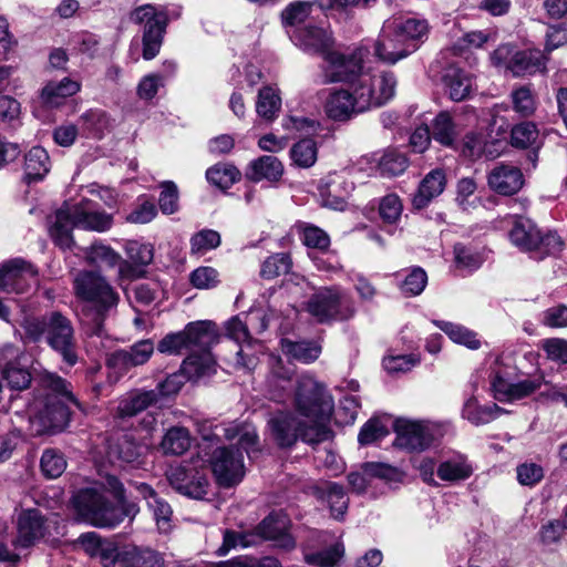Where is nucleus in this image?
Masks as SVG:
<instances>
[{"label": "nucleus", "instance_id": "35", "mask_svg": "<svg viewBox=\"0 0 567 567\" xmlns=\"http://www.w3.org/2000/svg\"><path fill=\"white\" fill-rule=\"evenodd\" d=\"M317 491L319 496L327 502L331 516L336 519H342L349 505V497L343 486L334 482H324Z\"/></svg>", "mask_w": 567, "mask_h": 567}, {"label": "nucleus", "instance_id": "13", "mask_svg": "<svg viewBox=\"0 0 567 567\" xmlns=\"http://www.w3.org/2000/svg\"><path fill=\"white\" fill-rule=\"evenodd\" d=\"M308 312L319 322L344 320L354 310L339 288H321L308 301Z\"/></svg>", "mask_w": 567, "mask_h": 567}, {"label": "nucleus", "instance_id": "28", "mask_svg": "<svg viewBox=\"0 0 567 567\" xmlns=\"http://www.w3.org/2000/svg\"><path fill=\"white\" fill-rule=\"evenodd\" d=\"M548 58L538 49L516 51L508 64L515 76L532 75L546 69Z\"/></svg>", "mask_w": 567, "mask_h": 567}, {"label": "nucleus", "instance_id": "24", "mask_svg": "<svg viewBox=\"0 0 567 567\" xmlns=\"http://www.w3.org/2000/svg\"><path fill=\"white\" fill-rule=\"evenodd\" d=\"M442 83L450 99L455 102L468 99L475 91L473 75L455 64L444 70Z\"/></svg>", "mask_w": 567, "mask_h": 567}, {"label": "nucleus", "instance_id": "54", "mask_svg": "<svg viewBox=\"0 0 567 567\" xmlns=\"http://www.w3.org/2000/svg\"><path fill=\"white\" fill-rule=\"evenodd\" d=\"M207 181L221 189L229 188L240 178V172L230 164H216L206 172Z\"/></svg>", "mask_w": 567, "mask_h": 567}, {"label": "nucleus", "instance_id": "57", "mask_svg": "<svg viewBox=\"0 0 567 567\" xmlns=\"http://www.w3.org/2000/svg\"><path fill=\"white\" fill-rule=\"evenodd\" d=\"M403 205L395 194H388L380 200L379 215L382 221L389 226L395 225L402 215Z\"/></svg>", "mask_w": 567, "mask_h": 567}, {"label": "nucleus", "instance_id": "38", "mask_svg": "<svg viewBox=\"0 0 567 567\" xmlns=\"http://www.w3.org/2000/svg\"><path fill=\"white\" fill-rule=\"evenodd\" d=\"M192 441V435L186 427L172 426L165 432L159 449L165 455H182L188 451Z\"/></svg>", "mask_w": 567, "mask_h": 567}, {"label": "nucleus", "instance_id": "18", "mask_svg": "<svg viewBox=\"0 0 567 567\" xmlns=\"http://www.w3.org/2000/svg\"><path fill=\"white\" fill-rule=\"evenodd\" d=\"M167 480L175 491L190 498L202 499L208 491L206 474L197 470L172 467L167 473Z\"/></svg>", "mask_w": 567, "mask_h": 567}, {"label": "nucleus", "instance_id": "5", "mask_svg": "<svg viewBox=\"0 0 567 567\" xmlns=\"http://www.w3.org/2000/svg\"><path fill=\"white\" fill-rule=\"evenodd\" d=\"M24 338L32 342L45 339L49 347L62 358L69 367L78 362L76 339L70 319L53 311L45 316L27 317L22 322Z\"/></svg>", "mask_w": 567, "mask_h": 567}, {"label": "nucleus", "instance_id": "43", "mask_svg": "<svg viewBox=\"0 0 567 567\" xmlns=\"http://www.w3.org/2000/svg\"><path fill=\"white\" fill-rule=\"evenodd\" d=\"M303 559L309 566L313 567H334L344 555V547L337 542L330 547L311 551L308 546L302 548Z\"/></svg>", "mask_w": 567, "mask_h": 567}, {"label": "nucleus", "instance_id": "36", "mask_svg": "<svg viewBox=\"0 0 567 567\" xmlns=\"http://www.w3.org/2000/svg\"><path fill=\"white\" fill-rule=\"evenodd\" d=\"M436 473L442 481L453 483L468 478L473 467L463 454H454L440 463Z\"/></svg>", "mask_w": 567, "mask_h": 567}, {"label": "nucleus", "instance_id": "20", "mask_svg": "<svg viewBox=\"0 0 567 567\" xmlns=\"http://www.w3.org/2000/svg\"><path fill=\"white\" fill-rule=\"evenodd\" d=\"M268 328V319L261 311H251L247 317L246 321H241L238 317H234L226 323V332L228 338L241 346L237 355L244 358L243 346L250 344L251 337L249 329L260 333Z\"/></svg>", "mask_w": 567, "mask_h": 567}, {"label": "nucleus", "instance_id": "61", "mask_svg": "<svg viewBox=\"0 0 567 567\" xmlns=\"http://www.w3.org/2000/svg\"><path fill=\"white\" fill-rule=\"evenodd\" d=\"M533 258L543 259L545 256L555 255L563 250L564 241L557 233L549 231L545 235L538 233Z\"/></svg>", "mask_w": 567, "mask_h": 567}, {"label": "nucleus", "instance_id": "51", "mask_svg": "<svg viewBox=\"0 0 567 567\" xmlns=\"http://www.w3.org/2000/svg\"><path fill=\"white\" fill-rule=\"evenodd\" d=\"M292 162L302 168L311 167L318 157L317 143L312 138H303L297 142L290 150Z\"/></svg>", "mask_w": 567, "mask_h": 567}, {"label": "nucleus", "instance_id": "42", "mask_svg": "<svg viewBox=\"0 0 567 567\" xmlns=\"http://www.w3.org/2000/svg\"><path fill=\"white\" fill-rule=\"evenodd\" d=\"M83 254L86 262L97 268H113L121 261V255L101 241L86 247Z\"/></svg>", "mask_w": 567, "mask_h": 567}, {"label": "nucleus", "instance_id": "17", "mask_svg": "<svg viewBox=\"0 0 567 567\" xmlns=\"http://www.w3.org/2000/svg\"><path fill=\"white\" fill-rule=\"evenodd\" d=\"M415 50L416 45L406 44L389 20L384 22L381 33L374 43V54L380 61L394 64Z\"/></svg>", "mask_w": 567, "mask_h": 567}, {"label": "nucleus", "instance_id": "21", "mask_svg": "<svg viewBox=\"0 0 567 567\" xmlns=\"http://www.w3.org/2000/svg\"><path fill=\"white\" fill-rule=\"evenodd\" d=\"M542 383V378L525 379L512 383L502 377L499 372H495L491 381L494 398L501 402L515 401L529 396L540 388Z\"/></svg>", "mask_w": 567, "mask_h": 567}, {"label": "nucleus", "instance_id": "9", "mask_svg": "<svg viewBox=\"0 0 567 567\" xmlns=\"http://www.w3.org/2000/svg\"><path fill=\"white\" fill-rule=\"evenodd\" d=\"M395 432L394 445L410 452H421L443 437L447 424L427 420L414 421L396 419L393 422Z\"/></svg>", "mask_w": 567, "mask_h": 567}, {"label": "nucleus", "instance_id": "40", "mask_svg": "<svg viewBox=\"0 0 567 567\" xmlns=\"http://www.w3.org/2000/svg\"><path fill=\"white\" fill-rule=\"evenodd\" d=\"M281 109L279 90L271 85L262 86L256 100V113L265 121L272 122Z\"/></svg>", "mask_w": 567, "mask_h": 567}, {"label": "nucleus", "instance_id": "23", "mask_svg": "<svg viewBox=\"0 0 567 567\" xmlns=\"http://www.w3.org/2000/svg\"><path fill=\"white\" fill-rule=\"evenodd\" d=\"M214 435L216 437L223 435L228 441L236 440L249 457L259 450L256 427L250 423H223L215 426Z\"/></svg>", "mask_w": 567, "mask_h": 567}, {"label": "nucleus", "instance_id": "53", "mask_svg": "<svg viewBox=\"0 0 567 567\" xmlns=\"http://www.w3.org/2000/svg\"><path fill=\"white\" fill-rule=\"evenodd\" d=\"M484 255L476 248L457 244L454 247V260L458 269L472 272L484 262Z\"/></svg>", "mask_w": 567, "mask_h": 567}, {"label": "nucleus", "instance_id": "48", "mask_svg": "<svg viewBox=\"0 0 567 567\" xmlns=\"http://www.w3.org/2000/svg\"><path fill=\"white\" fill-rule=\"evenodd\" d=\"M282 352L302 363H311L317 360L321 353V347L318 343L309 341L281 340Z\"/></svg>", "mask_w": 567, "mask_h": 567}, {"label": "nucleus", "instance_id": "58", "mask_svg": "<svg viewBox=\"0 0 567 567\" xmlns=\"http://www.w3.org/2000/svg\"><path fill=\"white\" fill-rule=\"evenodd\" d=\"M364 473L371 480L379 478L386 483H398L403 478V473L398 467L381 462L365 463Z\"/></svg>", "mask_w": 567, "mask_h": 567}, {"label": "nucleus", "instance_id": "6", "mask_svg": "<svg viewBox=\"0 0 567 567\" xmlns=\"http://www.w3.org/2000/svg\"><path fill=\"white\" fill-rule=\"evenodd\" d=\"M73 289L89 312H92L86 315L92 316L91 336L102 337L104 318L117 306L118 293L102 275L92 270L80 271L73 280Z\"/></svg>", "mask_w": 567, "mask_h": 567}, {"label": "nucleus", "instance_id": "56", "mask_svg": "<svg viewBox=\"0 0 567 567\" xmlns=\"http://www.w3.org/2000/svg\"><path fill=\"white\" fill-rule=\"evenodd\" d=\"M40 466L48 478H56L65 471L66 461L61 452L48 449L42 453Z\"/></svg>", "mask_w": 567, "mask_h": 567}, {"label": "nucleus", "instance_id": "62", "mask_svg": "<svg viewBox=\"0 0 567 567\" xmlns=\"http://www.w3.org/2000/svg\"><path fill=\"white\" fill-rule=\"evenodd\" d=\"M514 110L523 116L532 115L536 110V100L529 86H519L512 92Z\"/></svg>", "mask_w": 567, "mask_h": 567}, {"label": "nucleus", "instance_id": "27", "mask_svg": "<svg viewBox=\"0 0 567 567\" xmlns=\"http://www.w3.org/2000/svg\"><path fill=\"white\" fill-rule=\"evenodd\" d=\"M210 348H195L183 361L181 372L188 380L197 381L216 372V362L210 353Z\"/></svg>", "mask_w": 567, "mask_h": 567}, {"label": "nucleus", "instance_id": "55", "mask_svg": "<svg viewBox=\"0 0 567 567\" xmlns=\"http://www.w3.org/2000/svg\"><path fill=\"white\" fill-rule=\"evenodd\" d=\"M220 234L214 229H202L195 233L190 239V254L203 256L220 246Z\"/></svg>", "mask_w": 567, "mask_h": 567}, {"label": "nucleus", "instance_id": "30", "mask_svg": "<svg viewBox=\"0 0 567 567\" xmlns=\"http://www.w3.org/2000/svg\"><path fill=\"white\" fill-rule=\"evenodd\" d=\"M136 489L146 501L150 511H152L158 530L167 533L171 528L172 517V508L169 504L165 499L161 498L155 491L145 483L138 484Z\"/></svg>", "mask_w": 567, "mask_h": 567}, {"label": "nucleus", "instance_id": "59", "mask_svg": "<svg viewBox=\"0 0 567 567\" xmlns=\"http://www.w3.org/2000/svg\"><path fill=\"white\" fill-rule=\"evenodd\" d=\"M291 260L287 254L280 252L268 257L261 265L260 276L272 279L290 270Z\"/></svg>", "mask_w": 567, "mask_h": 567}, {"label": "nucleus", "instance_id": "29", "mask_svg": "<svg viewBox=\"0 0 567 567\" xmlns=\"http://www.w3.org/2000/svg\"><path fill=\"white\" fill-rule=\"evenodd\" d=\"M446 186V176L443 169L435 168L421 181L412 204L416 209L426 207L435 197L441 195Z\"/></svg>", "mask_w": 567, "mask_h": 567}, {"label": "nucleus", "instance_id": "60", "mask_svg": "<svg viewBox=\"0 0 567 567\" xmlns=\"http://www.w3.org/2000/svg\"><path fill=\"white\" fill-rule=\"evenodd\" d=\"M389 434L388 424L383 420L370 419L360 430L358 441L361 445H368L378 442Z\"/></svg>", "mask_w": 567, "mask_h": 567}, {"label": "nucleus", "instance_id": "64", "mask_svg": "<svg viewBox=\"0 0 567 567\" xmlns=\"http://www.w3.org/2000/svg\"><path fill=\"white\" fill-rule=\"evenodd\" d=\"M426 284V272L422 268L416 267L411 269L410 272L404 277L400 289L403 295L413 297L420 295L424 290Z\"/></svg>", "mask_w": 567, "mask_h": 567}, {"label": "nucleus", "instance_id": "50", "mask_svg": "<svg viewBox=\"0 0 567 567\" xmlns=\"http://www.w3.org/2000/svg\"><path fill=\"white\" fill-rule=\"evenodd\" d=\"M301 241L308 248L324 251L330 246L329 235L318 226L309 223L298 221L295 226Z\"/></svg>", "mask_w": 567, "mask_h": 567}, {"label": "nucleus", "instance_id": "63", "mask_svg": "<svg viewBox=\"0 0 567 567\" xmlns=\"http://www.w3.org/2000/svg\"><path fill=\"white\" fill-rule=\"evenodd\" d=\"M164 85L165 78L162 74L148 73L140 80L136 86V94L143 101H151Z\"/></svg>", "mask_w": 567, "mask_h": 567}, {"label": "nucleus", "instance_id": "26", "mask_svg": "<svg viewBox=\"0 0 567 567\" xmlns=\"http://www.w3.org/2000/svg\"><path fill=\"white\" fill-rule=\"evenodd\" d=\"M44 519L38 509L23 511L18 519V536L16 545L30 547L44 536Z\"/></svg>", "mask_w": 567, "mask_h": 567}, {"label": "nucleus", "instance_id": "2", "mask_svg": "<svg viewBox=\"0 0 567 567\" xmlns=\"http://www.w3.org/2000/svg\"><path fill=\"white\" fill-rule=\"evenodd\" d=\"M396 79L392 72L361 74L352 85L320 92L326 115L346 122L358 114L386 104L395 94Z\"/></svg>", "mask_w": 567, "mask_h": 567}, {"label": "nucleus", "instance_id": "44", "mask_svg": "<svg viewBox=\"0 0 567 567\" xmlns=\"http://www.w3.org/2000/svg\"><path fill=\"white\" fill-rule=\"evenodd\" d=\"M122 564L124 567H163L162 556L150 548H140L136 546L126 548L122 554Z\"/></svg>", "mask_w": 567, "mask_h": 567}, {"label": "nucleus", "instance_id": "45", "mask_svg": "<svg viewBox=\"0 0 567 567\" xmlns=\"http://www.w3.org/2000/svg\"><path fill=\"white\" fill-rule=\"evenodd\" d=\"M434 324L442 330L454 342L462 344L471 350H477L481 347V340L477 333L468 328L449 321H434Z\"/></svg>", "mask_w": 567, "mask_h": 567}, {"label": "nucleus", "instance_id": "19", "mask_svg": "<svg viewBox=\"0 0 567 567\" xmlns=\"http://www.w3.org/2000/svg\"><path fill=\"white\" fill-rule=\"evenodd\" d=\"M292 43L303 52L323 58L334 45L328 28L307 24L302 31L291 33Z\"/></svg>", "mask_w": 567, "mask_h": 567}, {"label": "nucleus", "instance_id": "16", "mask_svg": "<svg viewBox=\"0 0 567 567\" xmlns=\"http://www.w3.org/2000/svg\"><path fill=\"white\" fill-rule=\"evenodd\" d=\"M37 284V268L22 259L10 260L0 267V291L23 293Z\"/></svg>", "mask_w": 567, "mask_h": 567}, {"label": "nucleus", "instance_id": "12", "mask_svg": "<svg viewBox=\"0 0 567 567\" xmlns=\"http://www.w3.org/2000/svg\"><path fill=\"white\" fill-rule=\"evenodd\" d=\"M368 50L363 48L354 49L349 53H343L333 48L322 58V83H347L352 85L361 74H373L370 71H363V61ZM377 74H380L378 72Z\"/></svg>", "mask_w": 567, "mask_h": 567}, {"label": "nucleus", "instance_id": "14", "mask_svg": "<svg viewBox=\"0 0 567 567\" xmlns=\"http://www.w3.org/2000/svg\"><path fill=\"white\" fill-rule=\"evenodd\" d=\"M208 462L217 483L221 486L238 484L245 475L243 452L233 445L216 447Z\"/></svg>", "mask_w": 567, "mask_h": 567}, {"label": "nucleus", "instance_id": "33", "mask_svg": "<svg viewBox=\"0 0 567 567\" xmlns=\"http://www.w3.org/2000/svg\"><path fill=\"white\" fill-rule=\"evenodd\" d=\"M282 174L281 162L272 155H265L252 161L246 171V177L256 183L262 179L277 182Z\"/></svg>", "mask_w": 567, "mask_h": 567}, {"label": "nucleus", "instance_id": "37", "mask_svg": "<svg viewBox=\"0 0 567 567\" xmlns=\"http://www.w3.org/2000/svg\"><path fill=\"white\" fill-rule=\"evenodd\" d=\"M80 89V82L70 78H63L60 81H50L42 89L41 97L47 105L58 106L64 99L76 94Z\"/></svg>", "mask_w": 567, "mask_h": 567}, {"label": "nucleus", "instance_id": "15", "mask_svg": "<svg viewBox=\"0 0 567 567\" xmlns=\"http://www.w3.org/2000/svg\"><path fill=\"white\" fill-rule=\"evenodd\" d=\"M353 189L354 183L348 173H330L319 182L320 203L330 209L344 210Z\"/></svg>", "mask_w": 567, "mask_h": 567}, {"label": "nucleus", "instance_id": "3", "mask_svg": "<svg viewBox=\"0 0 567 567\" xmlns=\"http://www.w3.org/2000/svg\"><path fill=\"white\" fill-rule=\"evenodd\" d=\"M71 503L80 520L101 528H113L124 517H134L138 513L135 503L125 501L123 485L113 475L105 476L104 482L79 489Z\"/></svg>", "mask_w": 567, "mask_h": 567}, {"label": "nucleus", "instance_id": "8", "mask_svg": "<svg viewBox=\"0 0 567 567\" xmlns=\"http://www.w3.org/2000/svg\"><path fill=\"white\" fill-rule=\"evenodd\" d=\"M290 519L282 512H272L256 527L254 534L226 530L223 545L216 550L218 556H225L231 548L248 547L254 544V537L272 540L284 549L296 546L293 537L289 534Z\"/></svg>", "mask_w": 567, "mask_h": 567}, {"label": "nucleus", "instance_id": "1", "mask_svg": "<svg viewBox=\"0 0 567 567\" xmlns=\"http://www.w3.org/2000/svg\"><path fill=\"white\" fill-rule=\"evenodd\" d=\"M295 368L276 354L267 355V374L264 382L265 395L278 403H285L293 391V406L298 417L279 412L269 420L271 435L281 447H288L298 439L309 444L331 437L329 423L333 413V399L326 386L312 375L302 373L292 380Z\"/></svg>", "mask_w": 567, "mask_h": 567}, {"label": "nucleus", "instance_id": "46", "mask_svg": "<svg viewBox=\"0 0 567 567\" xmlns=\"http://www.w3.org/2000/svg\"><path fill=\"white\" fill-rule=\"evenodd\" d=\"M504 412L505 411L496 404L480 405L476 399L471 398L465 402L462 414L463 417L471 423L481 425L489 423Z\"/></svg>", "mask_w": 567, "mask_h": 567}, {"label": "nucleus", "instance_id": "47", "mask_svg": "<svg viewBox=\"0 0 567 567\" xmlns=\"http://www.w3.org/2000/svg\"><path fill=\"white\" fill-rule=\"evenodd\" d=\"M431 134L441 145L446 147L454 146L458 132L449 112L442 111L433 118Z\"/></svg>", "mask_w": 567, "mask_h": 567}, {"label": "nucleus", "instance_id": "22", "mask_svg": "<svg viewBox=\"0 0 567 567\" xmlns=\"http://www.w3.org/2000/svg\"><path fill=\"white\" fill-rule=\"evenodd\" d=\"M487 183L495 193L511 196L523 187L524 176L517 166L498 164L488 173Z\"/></svg>", "mask_w": 567, "mask_h": 567}, {"label": "nucleus", "instance_id": "11", "mask_svg": "<svg viewBox=\"0 0 567 567\" xmlns=\"http://www.w3.org/2000/svg\"><path fill=\"white\" fill-rule=\"evenodd\" d=\"M218 338V329L212 321L190 322L183 331L165 336L157 350L164 354H179L183 350L213 347Z\"/></svg>", "mask_w": 567, "mask_h": 567}, {"label": "nucleus", "instance_id": "7", "mask_svg": "<svg viewBox=\"0 0 567 567\" xmlns=\"http://www.w3.org/2000/svg\"><path fill=\"white\" fill-rule=\"evenodd\" d=\"M42 388L49 390L56 399L53 402L48 398L44 408L29 416V432L31 435H41L48 432L61 430L69 420L68 403L79 405L73 395L70 383L52 372H44L41 375Z\"/></svg>", "mask_w": 567, "mask_h": 567}, {"label": "nucleus", "instance_id": "41", "mask_svg": "<svg viewBox=\"0 0 567 567\" xmlns=\"http://www.w3.org/2000/svg\"><path fill=\"white\" fill-rule=\"evenodd\" d=\"M158 394L155 390L133 392L122 399L117 406L120 416H133L157 402Z\"/></svg>", "mask_w": 567, "mask_h": 567}, {"label": "nucleus", "instance_id": "4", "mask_svg": "<svg viewBox=\"0 0 567 567\" xmlns=\"http://www.w3.org/2000/svg\"><path fill=\"white\" fill-rule=\"evenodd\" d=\"M112 225L113 216L95 209L90 199H82L79 203H64L48 218L49 235L61 249H70L74 245V228L104 233Z\"/></svg>", "mask_w": 567, "mask_h": 567}, {"label": "nucleus", "instance_id": "39", "mask_svg": "<svg viewBox=\"0 0 567 567\" xmlns=\"http://www.w3.org/2000/svg\"><path fill=\"white\" fill-rule=\"evenodd\" d=\"M50 171V158L43 147H32L24 159V177L31 182L41 181Z\"/></svg>", "mask_w": 567, "mask_h": 567}, {"label": "nucleus", "instance_id": "49", "mask_svg": "<svg viewBox=\"0 0 567 567\" xmlns=\"http://www.w3.org/2000/svg\"><path fill=\"white\" fill-rule=\"evenodd\" d=\"M145 447L137 444L128 435H124L115 445L111 446L110 456L118 461L138 466Z\"/></svg>", "mask_w": 567, "mask_h": 567}, {"label": "nucleus", "instance_id": "34", "mask_svg": "<svg viewBox=\"0 0 567 567\" xmlns=\"http://www.w3.org/2000/svg\"><path fill=\"white\" fill-rule=\"evenodd\" d=\"M313 4L307 1H296L288 4L281 12L282 25L291 39L293 31H302L309 24Z\"/></svg>", "mask_w": 567, "mask_h": 567}, {"label": "nucleus", "instance_id": "31", "mask_svg": "<svg viewBox=\"0 0 567 567\" xmlns=\"http://www.w3.org/2000/svg\"><path fill=\"white\" fill-rule=\"evenodd\" d=\"M406 44L416 45L423 42L429 33V23L422 18H393L389 20Z\"/></svg>", "mask_w": 567, "mask_h": 567}, {"label": "nucleus", "instance_id": "32", "mask_svg": "<svg viewBox=\"0 0 567 567\" xmlns=\"http://www.w3.org/2000/svg\"><path fill=\"white\" fill-rule=\"evenodd\" d=\"M538 228L530 219L517 216L513 223V228L509 231V239L512 244L522 251L533 255L536 241L538 240Z\"/></svg>", "mask_w": 567, "mask_h": 567}, {"label": "nucleus", "instance_id": "10", "mask_svg": "<svg viewBox=\"0 0 567 567\" xmlns=\"http://www.w3.org/2000/svg\"><path fill=\"white\" fill-rule=\"evenodd\" d=\"M130 19L135 24L143 27V58L145 60L154 59L159 53L168 24L166 9L162 6L143 4L131 12Z\"/></svg>", "mask_w": 567, "mask_h": 567}, {"label": "nucleus", "instance_id": "52", "mask_svg": "<svg viewBox=\"0 0 567 567\" xmlns=\"http://www.w3.org/2000/svg\"><path fill=\"white\" fill-rule=\"evenodd\" d=\"M512 145L519 148L538 147L539 132L532 122H523L515 125L511 132Z\"/></svg>", "mask_w": 567, "mask_h": 567}, {"label": "nucleus", "instance_id": "25", "mask_svg": "<svg viewBox=\"0 0 567 567\" xmlns=\"http://www.w3.org/2000/svg\"><path fill=\"white\" fill-rule=\"evenodd\" d=\"M369 164V175L380 172L383 176H396L402 174L408 167V159L404 154L396 150L386 151L379 159L372 156H363L359 162V169H365Z\"/></svg>", "mask_w": 567, "mask_h": 567}]
</instances>
